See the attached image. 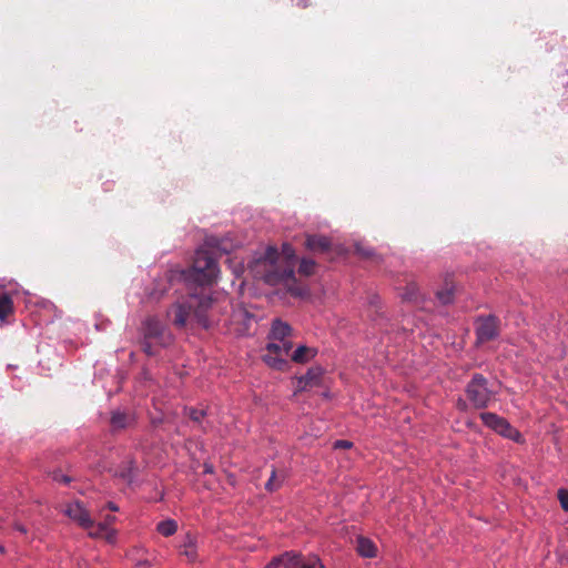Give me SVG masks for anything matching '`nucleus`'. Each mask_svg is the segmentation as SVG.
<instances>
[{"instance_id": "7c9ffc66", "label": "nucleus", "mask_w": 568, "mask_h": 568, "mask_svg": "<svg viewBox=\"0 0 568 568\" xmlns=\"http://www.w3.org/2000/svg\"><path fill=\"white\" fill-rule=\"evenodd\" d=\"M353 447V443L345 439H337L333 444L334 449H349Z\"/></svg>"}, {"instance_id": "6ab92c4d", "label": "nucleus", "mask_w": 568, "mask_h": 568, "mask_svg": "<svg viewBox=\"0 0 568 568\" xmlns=\"http://www.w3.org/2000/svg\"><path fill=\"white\" fill-rule=\"evenodd\" d=\"M284 568H301L303 556L296 551H285L278 556Z\"/></svg>"}, {"instance_id": "a211bd4d", "label": "nucleus", "mask_w": 568, "mask_h": 568, "mask_svg": "<svg viewBox=\"0 0 568 568\" xmlns=\"http://www.w3.org/2000/svg\"><path fill=\"white\" fill-rule=\"evenodd\" d=\"M14 312L13 300L8 293H0V323L7 322Z\"/></svg>"}, {"instance_id": "7ed1b4c3", "label": "nucleus", "mask_w": 568, "mask_h": 568, "mask_svg": "<svg viewBox=\"0 0 568 568\" xmlns=\"http://www.w3.org/2000/svg\"><path fill=\"white\" fill-rule=\"evenodd\" d=\"M292 327L281 321L274 320L268 333V343L262 358L264 363L277 371H285L288 367L287 357L293 348Z\"/></svg>"}, {"instance_id": "dca6fc26", "label": "nucleus", "mask_w": 568, "mask_h": 568, "mask_svg": "<svg viewBox=\"0 0 568 568\" xmlns=\"http://www.w3.org/2000/svg\"><path fill=\"white\" fill-rule=\"evenodd\" d=\"M317 355V348L300 345L292 352L291 358L298 364H305Z\"/></svg>"}, {"instance_id": "c85d7f7f", "label": "nucleus", "mask_w": 568, "mask_h": 568, "mask_svg": "<svg viewBox=\"0 0 568 568\" xmlns=\"http://www.w3.org/2000/svg\"><path fill=\"white\" fill-rule=\"evenodd\" d=\"M355 251L358 255H361L364 258L373 256V251L371 248L364 247L361 244L355 245Z\"/></svg>"}, {"instance_id": "1a4fd4ad", "label": "nucleus", "mask_w": 568, "mask_h": 568, "mask_svg": "<svg viewBox=\"0 0 568 568\" xmlns=\"http://www.w3.org/2000/svg\"><path fill=\"white\" fill-rule=\"evenodd\" d=\"M62 513L83 529L90 531L91 528H94V521L92 520L90 513L79 500L65 504Z\"/></svg>"}, {"instance_id": "4468645a", "label": "nucleus", "mask_w": 568, "mask_h": 568, "mask_svg": "<svg viewBox=\"0 0 568 568\" xmlns=\"http://www.w3.org/2000/svg\"><path fill=\"white\" fill-rule=\"evenodd\" d=\"M356 550L363 558H374L377 555V547L373 540L367 537L359 536L356 540Z\"/></svg>"}, {"instance_id": "72a5a7b5", "label": "nucleus", "mask_w": 568, "mask_h": 568, "mask_svg": "<svg viewBox=\"0 0 568 568\" xmlns=\"http://www.w3.org/2000/svg\"><path fill=\"white\" fill-rule=\"evenodd\" d=\"M54 480L67 485L71 481V478L67 475H54Z\"/></svg>"}, {"instance_id": "f8f14e48", "label": "nucleus", "mask_w": 568, "mask_h": 568, "mask_svg": "<svg viewBox=\"0 0 568 568\" xmlns=\"http://www.w3.org/2000/svg\"><path fill=\"white\" fill-rule=\"evenodd\" d=\"M179 548L180 554L183 555L187 559V561L194 562L196 560L197 540L193 534L186 532Z\"/></svg>"}, {"instance_id": "2f4dec72", "label": "nucleus", "mask_w": 568, "mask_h": 568, "mask_svg": "<svg viewBox=\"0 0 568 568\" xmlns=\"http://www.w3.org/2000/svg\"><path fill=\"white\" fill-rule=\"evenodd\" d=\"M281 566L282 565H281L280 557L276 556L264 568H280Z\"/></svg>"}, {"instance_id": "a19ab883", "label": "nucleus", "mask_w": 568, "mask_h": 568, "mask_svg": "<svg viewBox=\"0 0 568 568\" xmlns=\"http://www.w3.org/2000/svg\"><path fill=\"white\" fill-rule=\"evenodd\" d=\"M4 552V547L0 545V555Z\"/></svg>"}, {"instance_id": "b1692460", "label": "nucleus", "mask_w": 568, "mask_h": 568, "mask_svg": "<svg viewBox=\"0 0 568 568\" xmlns=\"http://www.w3.org/2000/svg\"><path fill=\"white\" fill-rule=\"evenodd\" d=\"M192 302L194 304V316L197 320V312L202 308V313L207 314L210 312V307H202L203 300L205 296L192 295Z\"/></svg>"}, {"instance_id": "ea45409f", "label": "nucleus", "mask_w": 568, "mask_h": 568, "mask_svg": "<svg viewBox=\"0 0 568 568\" xmlns=\"http://www.w3.org/2000/svg\"><path fill=\"white\" fill-rule=\"evenodd\" d=\"M106 507L112 510V511H118L119 510V507L113 503V501H109Z\"/></svg>"}, {"instance_id": "5701e85b", "label": "nucleus", "mask_w": 568, "mask_h": 568, "mask_svg": "<svg viewBox=\"0 0 568 568\" xmlns=\"http://www.w3.org/2000/svg\"><path fill=\"white\" fill-rule=\"evenodd\" d=\"M301 568H325L321 559L316 555L308 556L305 560L302 559Z\"/></svg>"}, {"instance_id": "473e14b6", "label": "nucleus", "mask_w": 568, "mask_h": 568, "mask_svg": "<svg viewBox=\"0 0 568 568\" xmlns=\"http://www.w3.org/2000/svg\"><path fill=\"white\" fill-rule=\"evenodd\" d=\"M456 407L460 412H466L467 408H468V404H467V402L465 399L458 398L457 403H456Z\"/></svg>"}, {"instance_id": "412c9836", "label": "nucleus", "mask_w": 568, "mask_h": 568, "mask_svg": "<svg viewBox=\"0 0 568 568\" xmlns=\"http://www.w3.org/2000/svg\"><path fill=\"white\" fill-rule=\"evenodd\" d=\"M111 425L115 429H122L128 426V416L125 413L116 410L112 413Z\"/></svg>"}, {"instance_id": "4be33fe9", "label": "nucleus", "mask_w": 568, "mask_h": 568, "mask_svg": "<svg viewBox=\"0 0 568 568\" xmlns=\"http://www.w3.org/2000/svg\"><path fill=\"white\" fill-rule=\"evenodd\" d=\"M315 262L313 260L303 258L300 263L298 273L305 276H310L314 273Z\"/></svg>"}, {"instance_id": "f3484780", "label": "nucleus", "mask_w": 568, "mask_h": 568, "mask_svg": "<svg viewBox=\"0 0 568 568\" xmlns=\"http://www.w3.org/2000/svg\"><path fill=\"white\" fill-rule=\"evenodd\" d=\"M331 241L327 236L310 235L306 239V247L311 251L325 252L329 248Z\"/></svg>"}, {"instance_id": "0eeeda50", "label": "nucleus", "mask_w": 568, "mask_h": 568, "mask_svg": "<svg viewBox=\"0 0 568 568\" xmlns=\"http://www.w3.org/2000/svg\"><path fill=\"white\" fill-rule=\"evenodd\" d=\"M479 418L487 428L491 429L496 434L515 443L524 442L521 433L515 428L506 418L490 412L480 413Z\"/></svg>"}, {"instance_id": "9b49d317", "label": "nucleus", "mask_w": 568, "mask_h": 568, "mask_svg": "<svg viewBox=\"0 0 568 568\" xmlns=\"http://www.w3.org/2000/svg\"><path fill=\"white\" fill-rule=\"evenodd\" d=\"M324 369L321 366H313L307 372L296 377V390L295 393L305 392L308 388L318 386L321 384Z\"/></svg>"}, {"instance_id": "aec40b11", "label": "nucleus", "mask_w": 568, "mask_h": 568, "mask_svg": "<svg viewBox=\"0 0 568 568\" xmlns=\"http://www.w3.org/2000/svg\"><path fill=\"white\" fill-rule=\"evenodd\" d=\"M156 531L163 537H171L178 531V523L174 519H165L156 525Z\"/></svg>"}, {"instance_id": "423d86ee", "label": "nucleus", "mask_w": 568, "mask_h": 568, "mask_svg": "<svg viewBox=\"0 0 568 568\" xmlns=\"http://www.w3.org/2000/svg\"><path fill=\"white\" fill-rule=\"evenodd\" d=\"M256 324V315L250 312L247 307L239 305L232 311L227 329L236 336H247L254 333Z\"/></svg>"}, {"instance_id": "f257e3e1", "label": "nucleus", "mask_w": 568, "mask_h": 568, "mask_svg": "<svg viewBox=\"0 0 568 568\" xmlns=\"http://www.w3.org/2000/svg\"><path fill=\"white\" fill-rule=\"evenodd\" d=\"M282 253L285 256V265L276 247L268 246L265 252L248 263V268L256 280H261L271 286H283L294 296L308 294L307 287L297 285L294 273L295 252L292 245L284 243Z\"/></svg>"}, {"instance_id": "58836bf2", "label": "nucleus", "mask_w": 568, "mask_h": 568, "mask_svg": "<svg viewBox=\"0 0 568 568\" xmlns=\"http://www.w3.org/2000/svg\"><path fill=\"white\" fill-rule=\"evenodd\" d=\"M115 521V517L114 516H108L105 518V521L103 524H106L108 527H111V525Z\"/></svg>"}, {"instance_id": "a878e982", "label": "nucleus", "mask_w": 568, "mask_h": 568, "mask_svg": "<svg viewBox=\"0 0 568 568\" xmlns=\"http://www.w3.org/2000/svg\"><path fill=\"white\" fill-rule=\"evenodd\" d=\"M189 417L196 423H200L206 415V412L197 408L187 409Z\"/></svg>"}, {"instance_id": "f03ea898", "label": "nucleus", "mask_w": 568, "mask_h": 568, "mask_svg": "<svg viewBox=\"0 0 568 568\" xmlns=\"http://www.w3.org/2000/svg\"><path fill=\"white\" fill-rule=\"evenodd\" d=\"M231 250L232 245L226 239L206 237L204 243L195 251L192 267L183 273L185 278L192 280L201 286L212 285L220 274L219 257L229 254Z\"/></svg>"}, {"instance_id": "bb28decb", "label": "nucleus", "mask_w": 568, "mask_h": 568, "mask_svg": "<svg viewBox=\"0 0 568 568\" xmlns=\"http://www.w3.org/2000/svg\"><path fill=\"white\" fill-rule=\"evenodd\" d=\"M557 496H558V500L560 503V507L565 511H568V489H565V488L558 489Z\"/></svg>"}, {"instance_id": "c756f323", "label": "nucleus", "mask_w": 568, "mask_h": 568, "mask_svg": "<svg viewBox=\"0 0 568 568\" xmlns=\"http://www.w3.org/2000/svg\"><path fill=\"white\" fill-rule=\"evenodd\" d=\"M405 301H414L416 300V286L410 285L406 288V292L402 295Z\"/></svg>"}, {"instance_id": "393cba45", "label": "nucleus", "mask_w": 568, "mask_h": 568, "mask_svg": "<svg viewBox=\"0 0 568 568\" xmlns=\"http://www.w3.org/2000/svg\"><path fill=\"white\" fill-rule=\"evenodd\" d=\"M275 478H276V469L273 467V469L271 471V476L265 484V489L270 493H273L281 487L280 483H275Z\"/></svg>"}, {"instance_id": "20e7f679", "label": "nucleus", "mask_w": 568, "mask_h": 568, "mask_svg": "<svg viewBox=\"0 0 568 568\" xmlns=\"http://www.w3.org/2000/svg\"><path fill=\"white\" fill-rule=\"evenodd\" d=\"M142 347L149 356L156 355L160 348L169 346L172 334L155 316L146 317L141 325Z\"/></svg>"}, {"instance_id": "9d476101", "label": "nucleus", "mask_w": 568, "mask_h": 568, "mask_svg": "<svg viewBox=\"0 0 568 568\" xmlns=\"http://www.w3.org/2000/svg\"><path fill=\"white\" fill-rule=\"evenodd\" d=\"M499 335V320L489 315L486 317H481L476 327V338L477 343L484 344L486 342L493 341L497 338Z\"/></svg>"}, {"instance_id": "ddd939ff", "label": "nucleus", "mask_w": 568, "mask_h": 568, "mask_svg": "<svg viewBox=\"0 0 568 568\" xmlns=\"http://www.w3.org/2000/svg\"><path fill=\"white\" fill-rule=\"evenodd\" d=\"M194 304L192 302V297L186 303H178L175 305V317L174 325L178 327H184L187 318L190 317L191 311L194 310Z\"/></svg>"}, {"instance_id": "2eb2a0df", "label": "nucleus", "mask_w": 568, "mask_h": 568, "mask_svg": "<svg viewBox=\"0 0 568 568\" xmlns=\"http://www.w3.org/2000/svg\"><path fill=\"white\" fill-rule=\"evenodd\" d=\"M89 536L92 538H104L110 544L116 541V530L108 527L106 524L94 525V528H91L89 531Z\"/></svg>"}, {"instance_id": "39448f33", "label": "nucleus", "mask_w": 568, "mask_h": 568, "mask_svg": "<svg viewBox=\"0 0 568 568\" xmlns=\"http://www.w3.org/2000/svg\"><path fill=\"white\" fill-rule=\"evenodd\" d=\"M468 402L476 409L487 408L495 400V392L488 387V379L481 374H474L465 387Z\"/></svg>"}, {"instance_id": "6e6552de", "label": "nucleus", "mask_w": 568, "mask_h": 568, "mask_svg": "<svg viewBox=\"0 0 568 568\" xmlns=\"http://www.w3.org/2000/svg\"><path fill=\"white\" fill-rule=\"evenodd\" d=\"M210 307V312L207 314L202 313V308L197 312V323L203 328L207 329L215 323L221 321V314L223 311H226L230 306V300L226 296L223 297H212L211 295L205 296L203 300L202 307Z\"/></svg>"}, {"instance_id": "cd10ccee", "label": "nucleus", "mask_w": 568, "mask_h": 568, "mask_svg": "<svg viewBox=\"0 0 568 568\" xmlns=\"http://www.w3.org/2000/svg\"><path fill=\"white\" fill-rule=\"evenodd\" d=\"M454 292L453 290H445L437 292V297L443 304H449L453 302Z\"/></svg>"}, {"instance_id": "c9c22d12", "label": "nucleus", "mask_w": 568, "mask_h": 568, "mask_svg": "<svg viewBox=\"0 0 568 568\" xmlns=\"http://www.w3.org/2000/svg\"><path fill=\"white\" fill-rule=\"evenodd\" d=\"M203 473L204 474H213L214 473V466L211 463H204L203 464Z\"/></svg>"}, {"instance_id": "e433bc0d", "label": "nucleus", "mask_w": 568, "mask_h": 568, "mask_svg": "<svg viewBox=\"0 0 568 568\" xmlns=\"http://www.w3.org/2000/svg\"><path fill=\"white\" fill-rule=\"evenodd\" d=\"M244 271V264L241 262L236 267H234L233 272L236 276H240Z\"/></svg>"}, {"instance_id": "4c0bfd02", "label": "nucleus", "mask_w": 568, "mask_h": 568, "mask_svg": "<svg viewBox=\"0 0 568 568\" xmlns=\"http://www.w3.org/2000/svg\"><path fill=\"white\" fill-rule=\"evenodd\" d=\"M13 527L16 530H18L21 534H27V531H28L27 528L21 524H14Z\"/></svg>"}, {"instance_id": "f704fd0d", "label": "nucleus", "mask_w": 568, "mask_h": 568, "mask_svg": "<svg viewBox=\"0 0 568 568\" xmlns=\"http://www.w3.org/2000/svg\"><path fill=\"white\" fill-rule=\"evenodd\" d=\"M291 2L298 8H306L308 6V0H291Z\"/></svg>"}]
</instances>
